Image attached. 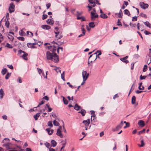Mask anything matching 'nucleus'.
<instances>
[{"instance_id": "1", "label": "nucleus", "mask_w": 151, "mask_h": 151, "mask_svg": "<svg viewBox=\"0 0 151 151\" xmlns=\"http://www.w3.org/2000/svg\"><path fill=\"white\" fill-rule=\"evenodd\" d=\"M53 48L52 49V53H51L49 51L46 53V56L48 60H51L55 63H58L59 61L58 56L57 55L56 53H55L56 49Z\"/></svg>"}, {"instance_id": "2", "label": "nucleus", "mask_w": 151, "mask_h": 151, "mask_svg": "<svg viewBox=\"0 0 151 151\" xmlns=\"http://www.w3.org/2000/svg\"><path fill=\"white\" fill-rule=\"evenodd\" d=\"M9 139L5 138L2 141V142L4 144L3 145V146H5L7 150L9 149H15V148L12 147V144L9 142Z\"/></svg>"}, {"instance_id": "3", "label": "nucleus", "mask_w": 151, "mask_h": 151, "mask_svg": "<svg viewBox=\"0 0 151 151\" xmlns=\"http://www.w3.org/2000/svg\"><path fill=\"white\" fill-rule=\"evenodd\" d=\"M101 54V52L100 50H97L96 52L93 53L92 55H91L89 57V58H92V60L95 61L97 58L98 55H100Z\"/></svg>"}, {"instance_id": "4", "label": "nucleus", "mask_w": 151, "mask_h": 151, "mask_svg": "<svg viewBox=\"0 0 151 151\" xmlns=\"http://www.w3.org/2000/svg\"><path fill=\"white\" fill-rule=\"evenodd\" d=\"M22 53H23V54L20 56L23 59L27 60H28V58L27 56H28V54L26 53L25 52L22 51L21 50H19L18 51V54H20Z\"/></svg>"}, {"instance_id": "5", "label": "nucleus", "mask_w": 151, "mask_h": 151, "mask_svg": "<svg viewBox=\"0 0 151 151\" xmlns=\"http://www.w3.org/2000/svg\"><path fill=\"white\" fill-rule=\"evenodd\" d=\"M123 126V122L122 121H121L120 124L117 125L115 128L112 129V130L114 132L118 131Z\"/></svg>"}, {"instance_id": "6", "label": "nucleus", "mask_w": 151, "mask_h": 151, "mask_svg": "<svg viewBox=\"0 0 151 151\" xmlns=\"http://www.w3.org/2000/svg\"><path fill=\"white\" fill-rule=\"evenodd\" d=\"M42 42H39L37 43L36 42L33 43H27V45L28 47H29V46H30V47H35L34 46V45H37L38 46H40L41 45H42Z\"/></svg>"}, {"instance_id": "7", "label": "nucleus", "mask_w": 151, "mask_h": 151, "mask_svg": "<svg viewBox=\"0 0 151 151\" xmlns=\"http://www.w3.org/2000/svg\"><path fill=\"white\" fill-rule=\"evenodd\" d=\"M82 123L85 126V130H87L90 123V119H88L86 120H83Z\"/></svg>"}, {"instance_id": "8", "label": "nucleus", "mask_w": 151, "mask_h": 151, "mask_svg": "<svg viewBox=\"0 0 151 151\" xmlns=\"http://www.w3.org/2000/svg\"><path fill=\"white\" fill-rule=\"evenodd\" d=\"M15 6L13 3H11L9 8V10L10 13H11L14 11Z\"/></svg>"}, {"instance_id": "9", "label": "nucleus", "mask_w": 151, "mask_h": 151, "mask_svg": "<svg viewBox=\"0 0 151 151\" xmlns=\"http://www.w3.org/2000/svg\"><path fill=\"white\" fill-rule=\"evenodd\" d=\"M91 19L92 21H94L95 18L98 17L99 15L98 14H96V12H91Z\"/></svg>"}, {"instance_id": "10", "label": "nucleus", "mask_w": 151, "mask_h": 151, "mask_svg": "<svg viewBox=\"0 0 151 151\" xmlns=\"http://www.w3.org/2000/svg\"><path fill=\"white\" fill-rule=\"evenodd\" d=\"M62 129V127L61 126L59 127V128L57 129L56 135L59 136L60 138H63V137L61 129Z\"/></svg>"}, {"instance_id": "11", "label": "nucleus", "mask_w": 151, "mask_h": 151, "mask_svg": "<svg viewBox=\"0 0 151 151\" xmlns=\"http://www.w3.org/2000/svg\"><path fill=\"white\" fill-rule=\"evenodd\" d=\"M88 76L89 74H87L86 71L83 70V71L82 76L83 81H85L87 80Z\"/></svg>"}, {"instance_id": "12", "label": "nucleus", "mask_w": 151, "mask_h": 151, "mask_svg": "<svg viewBox=\"0 0 151 151\" xmlns=\"http://www.w3.org/2000/svg\"><path fill=\"white\" fill-rule=\"evenodd\" d=\"M139 5L143 9H145L148 7V5L147 4H145L143 2H140L139 3Z\"/></svg>"}, {"instance_id": "13", "label": "nucleus", "mask_w": 151, "mask_h": 151, "mask_svg": "<svg viewBox=\"0 0 151 151\" xmlns=\"http://www.w3.org/2000/svg\"><path fill=\"white\" fill-rule=\"evenodd\" d=\"M138 124L139 127H142L145 126V124L143 121L140 120L138 122Z\"/></svg>"}, {"instance_id": "14", "label": "nucleus", "mask_w": 151, "mask_h": 151, "mask_svg": "<svg viewBox=\"0 0 151 151\" xmlns=\"http://www.w3.org/2000/svg\"><path fill=\"white\" fill-rule=\"evenodd\" d=\"M46 22L48 24L50 25H52L54 22L52 19H47Z\"/></svg>"}, {"instance_id": "15", "label": "nucleus", "mask_w": 151, "mask_h": 151, "mask_svg": "<svg viewBox=\"0 0 151 151\" xmlns=\"http://www.w3.org/2000/svg\"><path fill=\"white\" fill-rule=\"evenodd\" d=\"M4 95V91L2 88L0 89V98L1 99Z\"/></svg>"}, {"instance_id": "16", "label": "nucleus", "mask_w": 151, "mask_h": 151, "mask_svg": "<svg viewBox=\"0 0 151 151\" xmlns=\"http://www.w3.org/2000/svg\"><path fill=\"white\" fill-rule=\"evenodd\" d=\"M46 130L47 132L49 135H51L53 132L54 130L51 129L50 130V128H47L46 129Z\"/></svg>"}, {"instance_id": "17", "label": "nucleus", "mask_w": 151, "mask_h": 151, "mask_svg": "<svg viewBox=\"0 0 151 151\" xmlns=\"http://www.w3.org/2000/svg\"><path fill=\"white\" fill-rule=\"evenodd\" d=\"M78 113H81L83 116H85L86 113V111L84 109H82Z\"/></svg>"}, {"instance_id": "18", "label": "nucleus", "mask_w": 151, "mask_h": 151, "mask_svg": "<svg viewBox=\"0 0 151 151\" xmlns=\"http://www.w3.org/2000/svg\"><path fill=\"white\" fill-rule=\"evenodd\" d=\"M81 108V106H79L78 104H75L74 106V109L77 111L79 110Z\"/></svg>"}, {"instance_id": "19", "label": "nucleus", "mask_w": 151, "mask_h": 151, "mask_svg": "<svg viewBox=\"0 0 151 151\" xmlns=\"http://www.w3.org/2000/svg\"><path fill=\"white\" fill-rule=\"evenodd\" d=\"M51 146L53 147H55L56 145V142L54 140H52L51 142Z\"/></svg>"}, {"instance_id": "20", "label": "nucleus", "mask_w": 151, "mask_h": 151, "mask_svg": "<svg viewBox=\"0 0 151 151\" xmlns=\"http://www.w3.org/2000/svg\"><path fill=\"white\" fill-rule=\"evenodd\" d=\"M62 142H63L62 144V145L63 146L60 149V151H61L62 149H63L64 148L66 143V142L65 141L63 140L62 141Z\"/></svg>"}, {"instance_id": "21", "label": "nucleus", "mask_w": 151, "mask_h": 151, "mask_svg": "<svg viewBox=\"0 0 151 151\" xmlns=\"http://www.w3.org/2000/svg\"><path fill=\"white\" fill-rule=\"evenodd\" d=\"M40 113H38L33 116L35 120H37L38 119L39 117L40 116Z\"/></svg>"}, {"instance_id": "22", "label": "nucleus", "mask_w": 151, "mask_h": 151, "mask_svg": "<svg viewBox=\"0 0 151 151\" xmlns=\"http://www.w3.org/2000/svg\"><path fill=\"white\" fill-rule=\"evenodd\" d=\"M136 97L134 96H133L131 100V103L132 104H134L136 101Z\"/></svg>"}, {"instance_id": "23", "label": "nucleus", "mask_w": 151, "mask_h": 151, "mask_svg": "<svg viewBox=\"0 0 151 151\" xmlns=\"http://www.w3.org/2000/svg\"><path fill=\"white\" fill-rule=\"evenodd\" d=\"M91 114L93 115L91 116V121L92 122V117H94V118L96 117V115L94 114L95 113V112L94 111L91 110Z\"/></svg>"}, {"instance_id": "24", "label": "nucleus", "mask_w": 151, "mask_h": 151, "mask_svg": "<svg viewBox=\"0 0 151 151\" xmlns=\"http://www.w3.org/2000/svg\"><path fill=\"white\" fill-rule=\"evenodd\" d=\"M145 25L151 29V24L148 21L144 22Z\"/></svg>"}, {"instance_id": "25", "label": "nucleus", "mask_w": 151, "mask_h": 151, "mask_svg": "<svg viewBox=\"0 0 151 151\" xmlns=\"http://www.w3.org/2000/svg\"><path fill=\"white\" fill-rule=\"evenodd\" d=\"M81 29L82 31V33L83 35H85L86 31L84 29V25H82L81 26Z\"/></svg>"}, {"instance_id": "26", "label": "nucleus", "mask_w": 151, "mask_h": 151, "mask_svg": "<svg viewBox=\"0 0 151 151\" xmlns=\"http://www.w3.org/2000/svg\"><path fill=\"white\" fill-rule=\"evenodd\" d=\"M89 26L91 28H93L95 27L94 23L93 22H90L88 24Z\"/></svg>"}, {"instance_id": "27", "label": "nucleus", "mask_w": 151, "mask_h": 151, "mask_svg": "<svg viewBox=\"0 0 151 151\" xmlns=\"http://www.w3.org/2000/svg\"><path fill=\"white\" fill-rule=\"evenodd\" d=\"M46 106L47 108H48V110L47 111L48 112H50L52 111V109L50 107V106L49 104H47L46 105Z\"/></svg>"}, {"instance_id": "28", "label": "nucleus", "mask_w": 151, "mask_h": 151, "mask_svg": "<svg viewBox=\"0 0 151 151\" xmlns=\"http://www.w3.org/2000/svg\"><path fill=\"white\" fill-rule=\"evenodd\" d=\"M7 70L6 68H3L1 70V73L3 75H4L6 73Z\"/></svg>"}, {"instance_id": "29", "label": "nucleus", "mask_w": 151, "mask_h": 151, "mask_svg": "<svg viewBox=\"0 0 151 151\" xmlns=\"http://www.w3.org/2000/svg\"><path fill=\"white\" fill-rule=\"evenodd\" d=\"M62 97L63 98V100L64 104L66 105L68 103V101L66 99L64 96H62Z\"/></svg>"}, {"instance_id": "30", "label": "nucleus", "mask_w": 151, "mask_h": 151, "mask_svg": "<svg viewBox=\"0 0 151 151\" xmlns=\"http://www.w3.org/2000/svg\"><path fill=\"white\" fill-rule=\"evenodd\" d=\"M100 16L101 17L104 19L108 17L107 16L104 14H101L100 15Z\"/></svg>"}, {"instance_id": "31", "label": "nucleus", "mask_w": 151, "mask_h": 151, "mask_svg": "<svg viewBox=\"0 0 151 151\" xmlns=\"http://www.w3.org/2000/svg\"><path fill=\"white\" fill-rule=\"evenodd\" d=\"M53 123L54 125L56 126H58L60 125L59 123L58 122L56 121L55 120L53 121Z\"/></svg>"}, {"instance_id": "32", "label": "nucleus", "mask_w": 151, "mask_h": 151, "mask_svg": "<svg viewBox=\"0 0 151 151\" xmlns=\"http://www.w3.org/2000/svg\"><path fill=\"white\" fill-rule=\"evenodd\" d=\"M124 14L129 16L130 13L129 10L127 9H125L124 11Z\"/></svg>"}, {"instance_id": "33", "label": "nucleus", "mask_w": 151, "mask_h": 151, "mask_svg": "<svg viewBox=\"0 0 151 151\" xmlns=\"http://www.w3.org/2000/svg\"><path fill=\"white\" fill-rule=\"evenodd\" d=\"M141 145H138L140 147H143L145 145V143L144 142V140L143 139L141 141Z\"/></svg>"}, {"instance_id": "34", "label": "nucleus", "mask_w": 151, "mask_h": 151, "mask_svg": "<svg viewBox=\"0 0 151 151\" xmlns=\"http://www.w3.org/2000/svg\"><path fill=\"white\" fill-rule=\"evenodd\" d=\"M145 129H143V130H141L138 132V135H140L141 134H143V133H145Z\"/></svg>"}, {"instance_id": "35", "label": "nucleus", "mask_w": 151, "mask_h": 151, "mask_svg": "<svg viewBox=\"0 0 151 151\" xmlns=\"http://www.w3.org/2000/svg\"><path fill=\"white\" fill-rule=\"evenodd\" d=\"M11 73H9L8 72L5 76V79L6 80L8 79L9 77L11 76Z\"/></svg>"}, {"instance_id": "36", "label": "nucleus", "mask_w": 151, "mask_h": 151, "mask_svg": "<svg viewBox=\"0 0 151 151\" xmlns=\"http://www.w3.org/2000/svg\"><path fill=\"white\" fill-rule=\"evenodd\" d=\"M27 34L30 37H32L33 35V33L32 32H29V31H27Z\"/></svg>"}, {"instance_id": "37", "label": "nucleus", "mask_w": 151, "mask_h": 151, "mask_svg": "<svg viewBox=\"0 0 151 151\" xmlns=\"http://www.w3.org/2000/svg\"><path fill=\"white\" fill-rule=\"evenodd\" d=\"M9 22L8 20H7L6 21L5 25L8 28L9 27Z\"/></svg>"}, {"instance_id": "38", "label": "nucleus", "mask_w": 151, "mask_h": 151, "mask_svg": "<svg viewBox=\"0 0 151 151\" xmlns=\"http://www.w3.org/2000/svg\"><path fill=\"white\" fill-rule=\"evenodd\" d=\"M55 32V34H56V35H55V37H58V39H60L61 37H62V36H60L59 37H58V35L59 33V32Z\"/></svg>"}, {"instance_id": "39", "label": "nucleus", "mask_w": 151, "mask_h": 151, "mask_svg": "<svg viewBox=\"0 0 151 151\" xmlns=\"http://www.w3.org/2000/svg\"><path fill=\"white\" fill-rule=\"evenodd\" d=\"M8 38L10 40L12 41L13 39V37L10 35H9L8 36Z\"/></svg>"}, {"instance_id": "40", "label": "nucleus", "mask_w": 151, "mask_h": 151, "mask_svg": "<svg viewBox=\"0 0 151 151\" xmlns=\"http://www.w3.org/2000/svg\"><path fill=\"white\" fill-rule=\"evenodd\" d=\"M19 34L20 35L23 36L24 35L25 33L23 31L21 30L19 31Z\"/></svg>"}, {"instance_id": "41", "label": "nucleus", "mask_w": 151, "mask_h": 151, "mask_svg": "<svg viewBox=\"0 0 151 151\" xmlns=\"http://www.w3.org/2000/svg\"><path fill=\"white\" fill-rule=\"evenodd\" d=\"M147 76H142V75H141L140 77V80L145 79L146 78Z\"/></svg>"}, {"instance_id": "42", "label": "nucleus", "mask_w": 151, "mask_h": 151, "mask_svg": "<svg viewBox=\"0 0 151 151\" xmlns=\"http://www.w3.org/2000/svg\"><path fill=\"white\" fill-rule=\"evenodd\" d=\"M122 58H121L120 59V60L121 61H122V62H123V63L127 64V63H128L129 62V61L128 60H123L122 59Z\"/></svg>"}, {"instance_id": "43", "label": "nucleus", "mask_w": 151, "mask_h": 151, "mask_svg": "<svg viewBox=\"0 0 151 151\" xmlns=\"http://www.w3.org/2000/svg\"><path fill=\"white\" fill-rule=\"evenodd\" d=\"M64 71H63V73L61 74V77L62 79L64 81H65V77H64Z\"/></svg>"}, {"instance_id": "44", "label": "nucleus", "mask_w": 151, "mask_h": 151, "mask_svg": "<svg viewBox=\"0 0 151 151\" xmlns=\"http://www.w3.org/2000/svg\"><path fill=\"white\" fill-rule=\"evenodd\" d=\"M47 124L48 126L49 127H52L53 126V125L52 122L49 121L48 122Z\"/></svg>"}, {"instance_id": "45", "label": "nucleus", "mask_w": 151, "mask_h": 151, "mask_svg": "<svg viewBox=\"0 0 151 151\" xmlns=\"http://www.w3.org/2000/svg\"><path fill=\"white\" fill-rule=\"evenodd\" d=\"M147 70V66L146 65H145L144 66L143 69V71L144 72H145Z\"/></svg>"}, {"instance_id": "46", "label": "nucleus", "mask_w": 151, "mask_h": 151, "mask_svg": "<svg viewBox=\"0 0 151 151\" xmlns=\"http://www.w3.org/2000/svg\"><path fill=\"white\" fill-rule=\"evenodd\" d=\"M140 16L142 17H144L145 18H146L147 17L146 16V15L142 13H140Z\"/></svg>"}, {"instance_id": "47", "label": "nucleus", "mask_w": 151, "mask_h": 151, "mask_svg": "<svg viewBox=\"0 0 151 151\" xmlns=\"http://www.w3.org/2000/svg\"><path fill=\"white\" fill-rule=\"evenodd\" d=\"M48 16L47 14H44L42 16V19L43 20H44L46 19L47 17Z\"/></svg>"}, {"instance_id": "48", "label": "nucleus", "mask_w": 151, "mask_h": 151, "mask_svg": "<svg viewBox=\"0 0 151 151\" xmlns=\"http://www.w3.org/2000/svg\"><path fill=\"white\" fill-rule=\"evenodd\" d=\"M115 14H118V16L120 18H122V15H123V14H121L120 13H116Z\"/></svg>"}, {"instance_id": "49", "label": "nucleus", "mask_w": 151, "mask_h": 151, "mask_svg": "<svg viewBox=\"0 0 151 151\" xmlns=\"http://www.w3.org/2000/svg\"><path fill=\"white\" fill-rule=\"evenodd\" d=\"M137 20V17L136 16L134 17H132V21H135Z\"/></svg>"}, {"instance_id": "50", "label": "nucleus", "mask_w": 151, "mask_h": 151, "mask_svg": "<svg viewBox=\"0 0 151 151\" xmlns=\"http://www.w3.org/2000/svg\"><path fill=\"white\" fill-rule=\"evenodd\" d=\"M87 7H88L89 8L88 11H90L92 9V7L91 6V5L88 4V6H87Z\"/></svg>"}, {"instance_id": "51", "label": "nucleus", "mask_w": 151, "mask_h": 151, "mask_svg": "<svg viewBox=\"0 0 151 151\" xmlns=\"http://www.w3.org/2000/svg\"><path fill=\"white\" fill-rule=\"evenodd\" d=\"M18 39L19 40H21V41H24V37H18Z\"/></svg>"}, {"instance_id": "52", "label": "nucleus", "mask_w": 151, "mask_h": 151, "mask_svg": "<svg viewBox=\"0 0 151 151\" xmlns=\"http://www.w3.org/2000/svg\"><path fill=\"white\" fill-rule=\"evenodd\" d=\"M117 25L118 26H122V23L120 21V20L119 19H118V22H117Z\"/></svg>"}, {"instance_id": "53", "label": "nucleus", "mask_w": 151, "mask_h": 151, "mask_svg": "<svg viewBox=\"0 0 151 151\" xmlns=\"http://www.w3.org/2000/svg\"><path fill=\"white\" fill-rule=\"evenodd\" d=\"M144 32L146 35H149V34H151V33L150 32H148V31H147V30H145L144 31Z\"/></svg>"}, {"instance_id": "54", "label": "nucleus", "mask_w": 151, "mask_h": 151, "mask_svg": "<svg viewBox=\"0 0 151 151\" xmlns=\"http://www.w3.org/2000/svg\"><path fill=\"white\" fill-rule=\"evenodd\" d=\"M135 63H131V70L133 69Z\"/></svg>"}, {"instance_id": "55", "label": "nucleus", "mask_w": 151, "mask_h": 151, "mask_svg": "<svg viewBox=\"0 0 151 151\" xmlns=\"http://www.w3.org/2000/svg\"><path fill=\"white\" fill-rule=\"evenodd\" d=\"M45 145L46 146L47 148H49L50 147V143H48V142H46L45 143Z\"/></svg>"}, {"instance_id": "56", "label": "nucleus", "mask_w": 151, "mask_h": 151, "mask_svg": "<svg viewBox=\"0 0 151 151\" xmlns=\"http://www.w3.org/2000/svg\"><path fill=\"white\" fill-rule=\"evenodd\" d=\"M129 125H130V124H129V123L128 122V123H127L126 124L125 126H124V128H126L127 127H129Z\"/></svg>"}, {"instance_id": "57", "label": "nucleus", "mask_w": 151, "mask_h": 151, "mask_svg": "<svg viewBox=\"0 0 151 151\" xmlns=\"http://www.w3.org/2000/svg\"><path fill=\"white\" fill-rule=\"evenodd\" d=\"M45 28V29L47 30H48L51 28V27L50 26L46 25V27Z\"/></svg>"}, {"instance_id": "58", "label": "nucleus", "mask_w": 151, "mask_h": 151, "mask_svg": "<svg viewBox=\"0 0 151 151\" xmlns=\"http://www.w3.org/2000/svg\"><path fill=\"white\" fill-rule=\"evenodd\" d=\"M43 99L47 101H48L49 100V97L46 96L44 97Z\"/></svg>"}, {"instance_id": "59", "label": "nucleus", "mask_w": 151, "mask_h": 151, "mask_svg": "<svg viewBox=\"0 0 151 151\" xmlns=\"http://www.w3.org/2000/svg\"><path fill=\"white\" fill-rule=\"evenodd\" d=\"M28 145L27 142H26L24 145L23 147L24 148H25L26 147H28Z\"/></svg>"}, {"instance_id": "60", "label": "nucleus", "mask_w": 151, "mask_h": 151, "mask_svg": "<svg viewBox=\"0 0 151 151\" xmlns=\"http://www.w3.org/2000/svg\"><path fill=\"white\" fill-rule=\"evenodd\" d=\"M129 25L131 26L134 27H135L136 26V24H133L132 23H130L129 24Z\"/></svg>"}, {"instance_id": "61", "label": "nucleus", "mask_w": 151, "mask_h": 151, "mask_svg": "<svg viewBox=\"0 0 151 151\" xmlns=\"http://www.w3.org/2000/svg\"><path fill=\"white\" fill-rule=\"evenodd\" d=\"M7 66L11 69H13V66L12 65H8Z\"/></svg>"}, {"instance_id": "62", "label": "nucleus", "mask_w": 151, "mask_h": 151, "mask_svg": "<svg viewBox=\"0 0 151 151\" xmlns=\"http://www.w3.org/2000/svg\"><path fill=\"white\" fill-rule=\"evenodd\" d=\"M116 149V143L115 142L114 143V146L113 148V150H115Z\"/></svg>"}, {"instance_id": "63", "label": "nucleus", "mask_w": 151, "mask_h": 151, "mask_svg": "<svg viewBox=\"0 0 151 151\" xmlns=\"http://www.w3.org/2000/svg\"><path fill=\"white\" fill-rule=\"evenodd\" d=\"M50 6H51V4L50 3L47 4H46L47 9H48Z\"/></svg>"}, {"instance_id": "64", "label": "nucleus", "mask_w": 151, "mask_h": 151, "mask_svg": "<svg viewBox=\"0 0 151 151\" xmlns=\"http://www.w3.org/2000/svg\"><path fill=\"white\" fill-rule=\"evenodd\" d=\"M119 97V96L117 94H116L114 95L113 97V99H115L116 98H118Z\"/></svg>"}]
</instances>
